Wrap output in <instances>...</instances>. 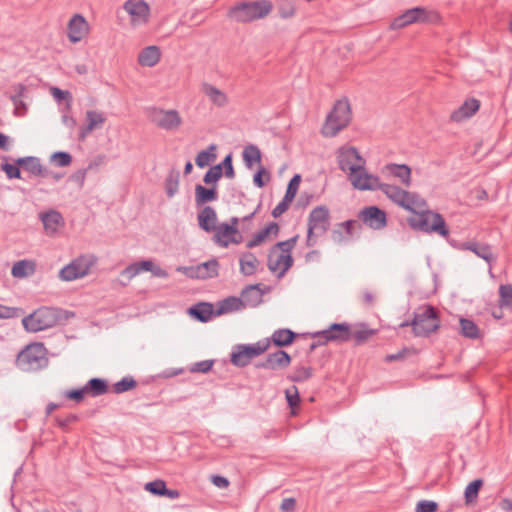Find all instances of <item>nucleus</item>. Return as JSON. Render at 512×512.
Listing matches in <instances>:
<instances>
[{"label": "nucleus", "mask_w": 512, "mask_h": 512, "mask_svg": "<svg viewBox=\"0 0 512 512\" xmlns=\"http://www.w3.org/2000/svg\"><path fill=\"white\" fill-rule=\"evenodd\" d=\"M221 166V171L223 175L228 179L235 178V170L233 166V156L232 153L227 154L224 159L218 163Z\"/></svg>", "instance_id": "53"}, {"label": "nucleus", "mask_w": 512, "mask_h": 512, "mask_svg": "<svg viewBox=\"0 0 512 512\" xmlns=\"http://www.w3.org/2000/svg\"><path fill=\"white\" fill-rule=\"evenodd\" d=\"M160 57V48L158 46L151 45L141 50L138 55V62L142 66L153 67L160 61Z\"/></svg>", "instance_id": "31"}, {"label": "nucleus", "mask_w": 512, "mask_h": 512, "mask_svg": "<svg viewBox=\"0 0 512 512\" xmlns=\"http://www.w3.org/2000/svg\"><path fill=\"white\" fill-rule=\"evenodd\" d=\"M415 354H416V350L414 348L404 347L397 353L386 355L384 358V361L387 363H391L394 361H401V360L406 359L408 356L415 355Z\"/></svg>", "instance_id": "57"}, {"label": "nucleus", "mask_w": 512, "mask_h": 512, "mask_svg": "<svg viewBox=\"0 0 512 512\" xmlns=\"http://www.w3.org/2000/svg\"><path fill=\"white\" fill-rule=\"evenodd\" d=\"M298 240V235H295L285 241H279L275 243L272 247L274 251H281L284 253H291L294 247L296 246Z\"/></svg>", "instance_id": "56"}, {"label": "nucleus", "mask_w": 512, "mask_h": 512, "mask_svg": "<svg viewBox=\"0 0 512 512\" xmlns=\"http://www.w3.org/2000/svg\"><path fill=\"white\" fill-rule=\"evenodd\" d=\"M50 161L58 167H67L72 163V156L66 151H56L50 156Z\"/></svg>", "instance_id": "51"}, {"label": "nucleus", "mask_w": 512, "mask_h": 512, "mask_svg": "<svg viewBox=\"0 0 512 512\" xmlns=\"http://www.w3.org/2000/svg\"><path fill=\"white\" fill-rule=\"evenodd\" d=\"M25 171L38 177H45V175L47 174L46 167L41 164L40 159L38 157L34 156H29Z\"/></svg>", "instance_id": "48"}, {"label": "nucleus", "mask_w": 512, "mask_h": 512, "mask_svg": "<svg viewBox=\"0 0 512 512\" xmlns=\"http://www.w3.org/2000/svg\"><path fill=\"white\" fill-rule=\"evenodd\" d=\"M352 118L351 106L347 98L337 100L333 109L326 117L322 127V134L325 137H334L341 130L346 128Z\"/></svg>", "instance_id": "6"}, {"label": "nucleus", "mask_w": 512, "mask_h": 512, "mask_svg": "<svg viewBox=\"0 0 512 512\" xmlns=\"http://www.w3.org/2000/svg\"><path fill=\"white\" fill-rule=\"evenodd\" d=\"M24 314V310L20 307H9L0 304V319L18 318Z\"/></svg>", "instance_id": "58"}, {"label": "nucleus", "mask_w": 512, "mask_h": 512, "mask_svg": "<svg viewBox=\"0 0 512 512\" xmlns=\"http://www.w3.org/2000/svg\"><path fill=\"white\" fill-rule=\"evenodd\" d=\"M377 330L368 328L367 324L362 323L360 328L352 331V338L356 345L365 343L371 336L375 335Z\"/></svg>", "instance_id": "47"}, {"label": "nucleus", "mask_w": 512, "mask_h": 512, "mask_svg": "<svg viewBox=\"0 0 512 512\" xmlns=\"http://www.w3.org/2000/svg\"><path fill=\"white\" fill-rule=\"evenodd\" d=\"M299 335L288 328L275 330L271 336L272 343L279 348L290 346Z\"/></svg>", "instance_id": "34"}, {"label": "nucleus", "mask_w": 512, "mask_h": 512, "mask_svg": "<svg viewBox=\"0 0 512 512\" xmlns=\"http://www.w3.org/2000/svg\"><path fill=\"white\" fill-rule=\"evenodd\" d=\"M222 176L223 172L221 171V166L219 164H216L214 166H211L207 170L203 177V182L206 185L218 186V181L221 179Z\"/></svg>", "instance_id": "49"}, {"label": "nucleus", "mask_w": 512, "mask_h": 512, "mask_svg": "<svg viewBox=\"0 0 512 512\" xmlns=\"http://www.w3.org/2000/svg\"><path fill=\"white\" fill-rule=\"evenodd\" d=\"M86 121L87 124L83 125L79 129V140L83 141L86 137L96 128L101 127L105 121L106 117L103 112H99L96 110H88L86 112Z\"/></svg>", "instance_id": "24"}, {"label": "nucleus", "mask_w": 512, "mask_h": 512, "mask_svg": "<svg viewBox=\"0 0 512 512\" xmlns=\"http://www.w3.org/2000/svg\"><path fill=\"white\" fill-rule=\"evenodd\" d=\"M313 376V369L310 366L295 367L293 372L287 376V379L291 382L301 383L309 380Z\"/></svg>", "instance_id": "45"}, {"label": "nucleus", "mask_w": 512, "mask_h": 512, "mask_svg": "<svg viewBox=\"0 0 512 512\" xmlns=\"http://www.w3.org/2000/svg\"><path fill=\"white\" fill-rule=\"evenodd\" d=\"M292 203L291 200L287 199L286 197H283V199L277 204V206L272 210V216L274 218L280 217L283 213H285Z\"/></svg>", "instance_id": "63"}, {"label": "nucleus", "mask_w": 512, "mask_h": 512, "mask_svg": "<svg viewBox=\"0 0 512 512\" xmlns=\"http://www.w3.org/2000/svg\"><path fill=\"white\" fill-rule=\"evenodd\" d=\"M64 396L67 399L72 400L76 403H81L84 400L85 396H87V393L85 387L83 386L80 388L66 390L64 392Z\"/></svg>", "instance_id": "59"}, {"label": "nucleus", "mask_w": 512, "mask_h": 512, "mask_svg": "<svg viewBox=\"0 0 512 512\" xmlns=\"http://www.w3.org/2000/svg\"><path fill=\"white\" fill-rule=\"evenodd\" d=\"M480 101L476 98L466 99L463 104L450 114V121L462 122L471 118L480 109Z\"/></svg>", "instance_id": "21"}, {"label": "nucleus", "mask_w": 512, "mask_h": 512, "mask_svg": "<svg viewBox=\"0 0 512 512\" xmlns=\"http://www.w3.org/2000/svg\"><path fill=\"white\" fill-rule=\"evenodd\" d=\"M216 150L217 145L210 144L206 150L200 151L195 158L197 167L204 168L214 162L217 158Z\"/></svg>", "instance_id": "40"}, {"label": "nucleus", "mask_w": 512, "mask_h": 512, "mask_svg": "<svg viewBox=\"0 0 512 512\" xmlns=\"http://www.w3.org/2000/svg\"><path fill=\"white\" fill-rule=\"evenodd\" d=\"M45 353L43 343H31L18 353L16 365L27 372L39 370L47 360Z\"/></svg>", "instance_id": "9"}, {"label": "nucleus", "mask_w": 512, "mask_h": 512, "mask_svg": "<svg viewBox=\"0 0 512 512\" xmlns=\"http://www.w3.org/2000/svg\"><path fill=\"white\" fill-rule=\"evenodd\" d=\"M355 225H360L356 220L350 219L344 222L338 223L332 231V240L336 243H342L343 241L353 237V228Z\"/></svg>", "instance_id": "28"}, {"label": "nucleus", "mask_w": 512, "mask_h": 512, "mask_svg": "<svg viewBox=\"0 0 512 512\" xmlns=\"http://www.w3.org/2000/svg\"><path fill=\"white\" fill-rule=\"evenodd\" d=\"M152 121L161 129L174 130L182 124V119L177 110L155 109Z\"/></svg>", "instance_id": "15"}, {"label": "nucleus", "mask_w": 512, "mask_h": 512, "mask_svg": "<svg viewBox=\"0 0 512 512\" xmlns=\"http://www.w3.org/2000/svg\"><path fill=\"white\" fill-rule=\"evenodd\" d=\"M93 263L90 257L79 256L60 270L59 277L64 281H73L82 278L89 273Z\"/></svg>", "instance_id": "10"}, {"label": "nucleus", "mask_w": 512, "mask_h": 512, "mask_svg": "<svg viewBox=\"0 0 512 512\" xmlns=\"http://www.w3.org/2000/svg\"><path fill=\"white\" fill-rule=\"evenodd\" d=\"M36 270V265L33 261L30 260H19L16 263H14L11 274L15 278H24L29 275L34 274Z\"/></svg>", "instance_id": "38"}, {"label": "nucleus", "mask_w": 512, "mask_h": 512, "mask_svg": "<svg viewBox=\"0 0 512 512\" xmlns=\"http://www.w3.org/2000/svg\"><path fill=\"white\" fill-rule=\"evenodd\" d=\"M187 275L191 278L209 279L217 277L219 272V262L216 258L203 262L196 267L184 268Z\"/></svg>", "instance_id": "18"}, {"label": "nucleus", "mask_w": 512, "mask_h": 512, "mask_svg": "<svg viewBox=\"0 0 512 512\" xmlns=\"http://www.w3.org/2000/svg\"><path fill=\"white\" fill-rule=\"evenodd\" d=\"M438 504L435 501L421 500L417 503L415 512H436Z\"/></svg>", "instance_id": "62"}, {"label": "nucleus", "mask_w": 512, "mask_h": 512, "mask_svg": "<svg viewBox=\"0 0 512 512\" xmlns=\"http://www.w3.org/2000/svg\"><path fill=\"white\" fill-rule=\"evenodd\" d=\"M210 480L213 485H215L216 487H218L220 489H226L230 485V481L228 480V478H226L222 475L213 474V475H211Z\"/></svg>", "instance_id": "64"}, {"label": "nucleus", "mask_w": 512, "mask_h": 512, "mask_svg": "<svg viewBox=\"0 0 512 512\" xmlns=\"http://www.w3.org/2000/svg\"><path fill=\"white\" fill-rule=\"evenodd\" d=\"M384 169L392 176L400 179L406 187L411 185V168L407 164L389 163L385 165Z\"/></svg>", "instance_id": "30"}, {"label": "nucleus", "mask_w": 512, "mask_h": 512, "mask_svg": "<svg viewBox=\"0 0 512 512\" xmlns=\"http://www.w3.org/2000/svg\"><path fill=\"white\" fill-rule=\"evenodd\" d=\"M188 314L195 320L206 323L216 316V308L212 303L199 302L188 308Z\"/></svg>", "instance_id": "26"}, {"label": "nucleus", "mask_w": 512, "mask_h": 512, "mask_svg": "<svg viewBox=\"0 0 512 512\" xmlns=\"http://www.w3.org/2000/svg\"><path fill=\"white\" fill-rule=\"evenodd\" d=\"M324 336L327 340L335 343H345L352 339V330L350 324L332 323L328 328L323 330Z\"/></svg>", "instance_id": "19"}, {"label": "nucleus", "mask_w": 512, "mask_h": 512, "mask_svg": "<svg viewBox=\"0 0 512 512\" xmlns=\"http://www.w3.org/2000/svg\"><path fill=\"white\" fill-rule=\"evenodd\" d=\"M214 360H203L192 364L189 368L191 373H208L211 371Z\"/></svg>", "instance_id": "60"}, {"label": "nucleus", "mask_w": 512, "mask_h": 512, "mask_svg": "<svg viewBox=\"0 0 512 512\" xmlns=\"http://www.w3.org/2000/svg\"><path fill=\"white\" fill-rule=\"evenodd\" d=\"M123 9L131 16V22L135 24H146L150 17V7L144 0H127Z\"/></svg>", "instance_id": "14"}, {"label": "nucleus", "mask_w": 512, "mask_h": 512, "mask_svg": "<svg viewBox=\"0 0 512 512\" xmlns=\"http://www.w3.org/2000/svg\"><path fill=\"white\" fill-rule=\"evenodd\" d=\"M270 290L269 287L261 288V284H250L245 286L240 294L243 309L246 307L255 308L263 301V295Z\"/></svg>", "instance_id": "17"}, {"label": "nucleus", "mask_w": 512, "mask_h": 512, "mask_svg": "<svg viewBox=\"0 0 512 512\" xmlns=\"http://www.w3.org/2000/svg\"><path fill=\"white\" fill-rule=\"evenodd\" d=\"M308 230L316 236L325 234L330 227V212L327 206L320 205L312 209L308 216Z\"/></svg>", "instance_id": "13"}, {"label": "nucleus", "mask_w": 512, "mask_h": 512, "mask_svg": "<svg viewBox=\"0 0 512 512\" xmlns=\"http://www.w3.org/2000/svg\"><path fill=\"white\" fill-rule=\"evenodd\" d=\"M337 159L339 168L342 171H349V178L354 188L361 191L372 189L369 184L372 174L366 172L365 161L355 147L340 148Z\"/></svg>", "instance_id": "2"}, {"label": "nucleus", "mask_w": 512, "mask_h": 512, "mask_svg": "<svg viewBox=\"0 0 512 512\" xmlns=\"http://www.w3.org/2000/svg\"><path fill=\"white\" fill-rule=\"evenodd\" d=\"M273 9L269 0L244 1L228 11V17L238 23H250L265 18Z\"/></svg>", "instance_id": "5"}, {"label": "nucleus", "mask_w": 512, "mask_h": 512, "mask_svg": "<svg viewBox=\"0 0 512 512\" xmlns=\"http://www.w3.org/2000/svg\"><path fill=\"white\" fill-rule=\"evenodd\" d=\"M462 250H468L473 252L477 257L483 259L489 264L490 271L492 265L496 262L497 257L493 254L492 246L486 243H480L477 241H467L461 244Z\"/></svg>", "instance_id": "20"}, {"label": "nucleus", "mask_w": 512, "mask_h": 512, "mask_svg": "<svg viewBox=\"0 0 512 512\" xmlns=\"http://www.w3.org/2000/svg\"><path fill=\"white\" fill-rule=\"evenodd\" d=\"M75 313L62 308L42 306L23 317L22 325L28 332H39L56 325H65Z\"/></svg>", "instance_id": "3"}, {"label": "nucleus", "mask_w": 512, "mask_h": 512, "mask_svg": "<svg viewBox=\"0 0 512 512\" xmlns=\"http://www.w3.org/2000/svg\"><path fill=\"white\" fill-rule=\"evenodd\" d=\"M369 184L372 186L371 190H381L391 201L398 204L405 210L417 215L416 217H409L407 220L412 229L430 234L435 233L445 239H448L450 230L444 217L438 212L431 210L417 212L414 208L410 207L406 198L408 196L413 197L411 192L403 190L395 185L381 183L379 178L374 175H372V179L369 181Z\"/></svg>", "instance_id": "1"}, {"label": "nucleus", "mask_w": 512, "mask_h": 512, "mask_svg": "<svg viewBox=\"0 0 512 512\" xmlns=\"http://www.w3.org/2000/svg\"><path fill=\"white\" fill-rule=\"evenodd\" d=\"M213 232V241L219 246L227 248L229 246L228 239L233 236V234H238V228L228 226V223L225 222L217 226V229Z\"/></svg>", "instance_id": "32"}, {"label": "nucleus", "mask_w": 512, "mask_h": 512, "mask_svg": "<svg viewBox=\"0 0 512 512\" xmlns=\"http://www.w3.org/2000/svg\"><path fill=\"white\" fill-rule=\"evenodd\" d=\"M439 20V15L434 10L426 7H414L406 10L401 15L393 19L390 24V29L398 30L403 29L411 24H427L435 23Z\"/></svg>", "instance_id": "7"}, {"label": "nucleus", "mask_w": 512, "mask_h": 512, "mask_svg": "<svg viewBox=\"0 0 512 512\" xmlns=\"http://www.w3.org/2000/svg\"><path fill=\"white\" fill-rule=\"evenodd\" d=\"M408 326L412 327L415 336L429 337L441 326L438 309L430 304L419 307L411 320H406L399 325L401 328Z\"/></svg>", "instance_id": "4"}, {"label": "nucleus", "mask_w": 512, "mask_h": 512, "mask_svg": "<svg viewBox=\"0 0 512 512\" xmlns=\"http://www.w3.org/2000/svg\"><path fill=\"white\" fill-rule=\"evenodd\" d=\"M198 225L206 233L217 229V213L212 206H204L197 215Z\"/></svg>", "instance_id": "25"}, {"label": "nucleus", "mask_w": 512, "mask_h": 512, "mask_svg": "<svg viewBox=\"0 0 512 512\" xmlns=\"http://www.w3.org/2000/svg\"><path fill=\"white\" fill-rule=\"evenodd\" d=\"M294 259L292 253H284L281 251H274L273 247L269 249L267 256V267L275 273L277 278L280 279L292 268Z\"/></svg>", "instance_id": "11"}, {"label": "nucleus", "mask_w": 512, "mask_h": 512, "mask_svg": "<svg viewBox=\"0 0 512 512\" xmlns=\"http://www.w3.org/2000/svg\"><path fill=\"white\" fill-rule=\"evenodd\" d=\"M270 346L269 339L255 344H236L230 353V362L239 368L246 367L251 360L263 354Z\"/></svg>", "instance_id": "8"}, {"label": "nucleus", "mask_w": 512, "mask_h": 512, "mask_svg": "<svg viewBox=\"0 0 512 512\" xmlns=\"http://www.w3.org/2000/svg\"><path fill=\"white\" fill-rule=\"evenodd\" d=\"M87 396L98 397L109 392L108 381L104 378L94 377L84 385Z\"/></svg>", "instance_id": "33"}, {"label": "nucleus", "mask_w": 512, "mask_h": 512, "mask_svg": "<svg viewBox=\"0 0 512 512\" xmlns=\"http://www.w3.org/2000/svg\"><path fill=\"white\" fill-rule=\"evenodd\" d=\"M138 385V382L132 376H125L112 385V392L115 394H122L133 390Z\"/></svg>", "instance_id": "44"}, {"label": "nucleus", "mask_w": 512, "mask_h": 512, "mask_svg": "<svg viewBox=\"0 0 512 512\" xmlns=\"http://www.w3.org/2000/svg\"><path fill=\"white\" fill-rule=\"evenodd\" d=\"M271 179V175L269 171L260 166L256 173L253 175V183L256 187L262 188L264 187Z\"/></svg>", "instance_id": "54"}, {"label": "nucleus", "mask_w": 512, "mask_h": 512, "mask_svg": "<svg viewBox=\"0 0 512 512\" xmlns=\"http://www.w3.org/2000/svg\"><path fill=\"white\" fill-rule=\"evenodd\" d=\"M41 220L44 229L48 234L56 233L58 227L64 224L62 214L56 210H50L48 212L41 213Z\"/></svg>", "instance_id": "29"}, {"label": "nucleus", "mask_w": 512, "mask_h": 512, "mask_svg": "<svg viewBox=\"0 0 512 512\" xmlns=\"http://www.w3.org/2000/svg\"><path fill=\"white\" fill-rule=\"evenodd\" d=\"M285 398L289 408L291 409V415H298V408L301 402L298 388L295 385H292L290 388L286 389Z\"/></svg>", "instance_id": "43"}, {"label": "nucleus", "mask_w": 512, "mask_h": 512, "mask_svg": "<svg viewBox=\"0 0 512 512\" xmlns=\"http://www.w3.org/2000/svg\"><path fill=\"white\" fill-rule=\"evenodd\" d=\"M1 170L5 172L8 179H21V170L15 164L2 163Z\"/></svg>", "instance_id": "61"}, {"label": "nucleus", "mask_w": 512, "mask_h": 512, "mask_svg": "<svg viewBox=\"0 0 512 512\" xmlns=\"http://www.w3.org/2000/svg\"><path fill=\"white\" fill-rule=\"evenodd\" d=\"M483 486V480L481 478H477L471 481L465 488L464 498L466 504L473 503L479 494L480 489Z\"/></svg>", "instance_id": "46"}, {"label": "nucleus", "mask_w": 512, "mask_h": 512, "mask_svg": "<svg viewBox=\"0 0 512 512\" xmlns=\"http://www.w3.org/2000/svg\"><path fill=\"white\" fill-rule=\"evenodd\" d=\"M240 272L244 276H252L256 273L259 260L252 252H244L239 259Z\"/></svg>", "instance_id": "37"}, {"label": "nucleus", "mask_w": 512, "mask_h": 512, "mask_svg": "<svg viewBox=\"0 0 512 512\" xmlns=\"http://www.w3.org/2000/svg\"><path fill=\"white\" fill-rule=\"evenodd\" d=\"M460 330L459 333L469 339H478L480 338V329L478 325L471 319L461 317L459 319Z\"/></svg>", "instance_id": "39"}, {"label": "nucleus", "mask_w": 512, "mask_h": 512, "mask_svg": "<svg viewBox=\"0 0 512 512\" xmlns=\"http://www.w3.org/2000/svg\"><path fill=\"white\" fill-rule=\"evenodd\" d=\"M499 306L512 307V285L502 284L499 287Z\"/></svg>", "instance_id": "50"}, {"label": "nucleus", "mask_w": 512, "mask_h": 512, "mask_svg": "<svg viewBox=\"0 0 512 512\" xmlns=\"http://www.w3.org/2000/svg\"><path fill=\"white\" fill-rule=\"evenodd\" d=\"M154 268V262L152 260H141L128 265L120 274L119 283L122 286H126L130 280L138 275L140 272H151Z\"/></svg>", "instance_id": "22"}, {"label": "nucleus", "mask_w": 512, "mask_h": 512, "mask_svg": "<svg viewBox=\"0 0 512 512\" xmlns=\"http://www.w3.org/2000/svg\"><path fill=\"white\" fill-rule=\"evenodd\" d=\"M291 361V356L286 351L279 349L274 353H269L265 360L257 362L255 367L268 370L284 369L291 364Z\"/></svg>", "instance_id": "16"}, {"label": "nucleus", "mask_w": 512, "mask_h": 512, "mask_svg": "<svg viewBox=\"0 0 512 512\" xmlns=\"http://www.w3.org/2000/svg\"><path fill=\"white\" fill-rule=\"evenodd\" d=\"M300 182H301V175L295 174L288 182L284 197L293 201L298 192Z\"/></svg>", "instance_id": "55"}, {"label": "nucleus", "mask_w": 512, "mask_h": 512, "mask_svg": "<svg viewBox=\"0 0 512 512\" xmlns=\"http://www.w3.org/2000/svg\"><path fill=\"white\" fill-rule=\"evenodd\" d=\"M88 32V22L81 14H75L68 23V38L72 43L83 39Z\"/></svg>", "instance_id": "23"}, {"label": "nucleus", "mask_w": 512, "mask_h": 512, "mask_svg": "<svg viewBox=\"0 0 512 512\" xmlns=\"http://www.w3.org/2000/svg\"><path fill=\"white\" fill-rule=\"evenodd\" d=\"M166 482L162 479H156L150 482H147L144 485V489L151 493L152 495L162 497L165 491Z\"/></svg>", "instance_id": "52"}, {"label": "nucleus", "mask_w": 512, "mask_h": 512, "mask_svg": "<svg viewBox=\"0 0 512 512\" xmlns=\"http://www.w3.org/2000/svg\"><path fill=\"white\" fill-rule=\"evenodd\" d=\"M218 199V186L209 185L205 187L201 184L195 186V204L197 207L205 206L209 202Z\"/></svg>", "instance_id": "27"}, {"label": "nucleus", "mask_w": 512, "mask_h": 512, "mask_svg": "<svg viewBox=\"0 0 512 512\" xmlns=\"http://www.w3.org/2000/svg\"><path fill=\"white\" fill-rule=\"evenodd\" d=\"M242 157L246 167L251 169L256 163L261 162L262 154L256 145L249 144L244 148Z\"/></svg>", "instance_id": "42"}, {"label": "nucleus", "mask_w": 512, "mask_h": 512, "mask_svg": "<svg viewBox=\"0 0 512 512\" xmlns=\"http://www.w3.org/2000/svg\"><path fill=\"white\" fill-rule=\"evenodd\" d=\"M180 172L176 169H171L164 181V189L168 198H173L179 188Z\"/></svg>", "instance_id": "41"}, {"label": "nucleus", "mask_w": 512, "mask_h": 512, "mask_svg": "<svg viewBox=\"0 0 512 512\" xmlns=\"http://www.w3.org/2000/svg\"><path fill=\"white\" fill-rule=\"evenodd\" d=\"M243 309L240 297L228 296L216 304V316L231 313Z\"/></svg>", "instance_id": "35"}, {"label": "nucleus", "mask_w": 512, "mask_h": 512, "mask_svg": "<svg viewBox=\"0 0 512 512\" xmlns=\"http://www.w3.org/2000/svg\"><path fill=\"white\" fill-rule=\"evenodd\" d=\"M359 221L373 230H381L387 226V213L378 206H366L358 212Z\"/></svg>", "instance_id": "12"}, {"label": "nucleus", "mask_w": 512, "mask_h": 512, "mask_svg": "<svg viewBox=\"0 0 512 512\" xmlns=\"http://www.w3.org/2000/svg\"><path fill=\"white\" fill-rule=\"evenodd\" d=\"M202 92L217 107H224L228 104L227 95L222 90L209 83H203Z\"/></svg>", "instance_id": "36"}]
</instances>
